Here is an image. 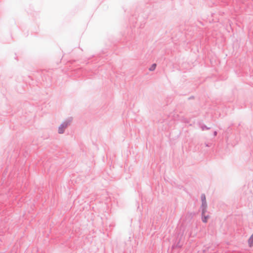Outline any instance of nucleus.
Here are the masks:
<instances>
[{
  "label": "nucleus",
  "instance_id": "nucleus-1",
  "mask_svg": "<svg viewBox=\"0 0 253 253\" xmlns=\"http://www.w3.org/2000/svg\"><path fill=\"white\" fill-rule=\"evenodd\" d=\"M67 123H64L60 125V126L58 128V133L60 134H62L64 132V129L68 126Z\"/></svg>",
  "mask_w": 253,
  "mask_h": 253
},
{
  "label": "nucleus",
  "instance_id": "nucleus-2",
  "mask_svg": "<svg viewBox=\"0 0 253 253\" xmlns=\"http://www.w3.org/2000/svg\"><path fill=\"white\" fill-rule=\"evenodd\" d=\"M209 218V216L208 215H206L205 214H204V215H202V221L204 223H207L208 221V220Z\"/></svg>",
  "mask_w": 253,
  "mask_h": 253
},
{
  "label": "nucleus",
  "instance_id": "nucleus-3",
  "mask_svg": "<svg viewBox=\"0 0 253 253\" xmlns=\"http://www.w3.org/2000/svg\"><path fill=\"white\" fill-rule=\"evenodd\" d=\"M202 215H204V214H205L206 211H207V205H202Z\"/></svg>",
  "mask_w": 253,
  "mask_h": 253
},
{
  "label": "nucleus",
  "instance_id": "nucleus-4",
  "mask_svg": "<svg viewBox=\"0 0 253 253\" xmlns=\"http://www.w3.org/2000/svg\"><path fill=\"white\" fill-rule=\"evenodd\" d=\"M201 200L202 201V204L203 205H207L206 201V196L205 195H202L201 196Z\"/></svg>",
  "mask_w": 253,
  "mask_h": 253
},
{
  "label": "nucleus",
  "instance_id": "nucleus-5",
  "mask_svg": "<svg viewBox=\"0 0 253 253\" xmlns=\"http://www.w3.org/2000/svg\"><path fill=\"white\" fill-rule=\"evenodd\" d=\"M249 244L250 247L253 245V234L252 235L250 239H249Z\"/></svg>",
  "mask_w": 253,
  "mask_h": 253
},
{
  "label": "nucleus",
  "instance_id": "nucleus-6",
  "mask_svg": "<svg viewBox=\"0 0 253 253\" xmlns=\"http://www.w3.org/2000/svg\"><path fill=\"white\" fill-rule=\"evenodd\" d=\"M156 65L155 64H153L152 65V66L151 67V68H150V70L153 71V70H155L156 68Z\"/></svg>",
  "mask_w": 253,
  "mask_h": 253
}]
</instances>
